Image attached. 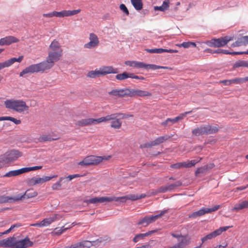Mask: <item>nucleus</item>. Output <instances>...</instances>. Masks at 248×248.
Wrapping results in <instances>:
<instances>
[{"instance_id":"nucleus-1","label":"nucleus","mask_w":248,"mask_h":248,"mask_svg":"<svg viewBox=\"0 0 248 248\" xmlns=\"http://www.w3.org/2000/svg\"><path fill=\"white\" fill-rule=\"evenodd\" d=\"M62 55V49L59 42L56 40H53L49 46L48 56L45 61V64L48 70L54 65V63L60 60Z\"/></svg>"},{"instance_id":"nucleus-2","label":"nucleus","mask_w":248,"mask_h":248,"mask_svg":"<svg viewBox=\"0 0 248 248\" xmlns=\"http://www.w3.org/2000/svg\"><path fill=\"white\" fill-rule=\"evenodd\" d=\"M4 105L8 109L12 110L19 113H28L30 107L26 102L21 99H6Z\"/></svg>"},{"instance_id":"nucleus-3","label":"nucleus","mask_w":248,"mask_h":248,"mask_svg":"<svg viewBox=\"0 0 248 248\" xmlns=\"http://www.w3.org/2000/svg\"><path fill=\"white\" fill-rule=\"evenodd\" d=\"M32 244L33 243L28 238L18 241L14 237H8L0 242V247L10 248H26Z\"/></svg>"},{"instance_id":"nucleus-4","label":"nucleus","mask_w":248,"mask_h":248,"mask_svg":"<svg viewBox=\"0 0 248 248\" xmlns=\"http://www.w3.org/2000/svg\"><path fill=\"white\" fill-rule=\"evenodd\" d=\"M133 116V115L122 113H113L101 117V123L111 121L110 127L113 129H118L121 128L122 124L120 119H126Z\"/></svg>"},{"instance_id":"nucleus-5","label":"nucleus","mask_w":248,"mask_h":248,"mask_svg":"<svg viewBox=\"0 0 248 248\" xmlns=\"http://www.w3.org/2000/svg\"><path fill=\"white\" fill-rule=\"evenodd\" d=\"M110 156H96L89 155L85 157L83 160L78 163V165L81 166H88L90 165H96L103 160H108L110 158Z\"/></svg>"},{"instance_id":"nucleus-6","label":"nucleus","mask_w":248,"mask_h":248,"mask_svg":"<svg viewBox=\"0 0 248 248\" xmlns=\"http://www.w3.org/2000/svg\"><path fill=\"white\" fill-rule=\"evenodd\" d=\"M218 131V128L217 127L206 124L194 129L192 131V134L193 136L198 137L203 135L215 134Z\"/></svg>"},{"instance_id":"nucleus-7","label":"nucleus","mask_w":248,"mask_h":248,"mask_svg":"<svg viewBox=\"0 0 248 248\" xmlns=\"http://www.w3.org/2000/svg\"><path fill=\"white\" fill-rule=\"evenodd\" d=\"M48 69L44 62L37 64H32L25 68L19 74L20 77H22L27 74H32L38 72H44Z\"/></svg>"},{"instance_id":"nucleus-8","label":"nucleus","mask_w":248,"mask_h":248,"mask_svg":"<svg viewBox=\"0 0 248 248\" xmlns=\"http://www.w3.org/2000/svg\"><path fill=\"white\" fill-rule=\"evenodd\" d=\"M42 166L23 168L19 170L10 171L7 172L6 174H5L3 175V177H10L12 176H16L25 172L41 169H42Z\"/></svg>"},{"instance_id":"nucleus-9","label":"nucleus","mask_w":248,"mask_h":248,"mask_svg":"<svg viewBox=\"0 0 248 248\" xmlns=\"http://www.w3.org/2000/svg\"><path fill=\"white\" fill-rule=\"evenodd\" d=\"M57 177V175H53L52 176H44L42 178L33 177L27 179L26 180V183L28 186H32L37 184L44 183L50 180L53 178H56Z\"/></svg>"},{"instance_id":"nucleus-10","label":"nucleus","mask_w":248,"mask_h":248,"mask_svg":"<svg viewBox=\"0 0 248 248\" xmlns=\"http://www.w3.org/2000/svg\"><path fill=\"white\" fill-rule=\"evenodd\" d=\"M220 207L221 206L220 205H217L211 208H202L201 209L193 212L191 214L189 215L188 217L191 218H196L198 217L203 216L206 214L211 213L213 212L217 211L220 208Z\"/></svg>"},{"instance_id":"nucleus-11","label":"nucleus","mask_w":248,"mask_h":248,"mask_svg":"<svg viewBox=\"0 0 248 248\" xmlns=\"http://www.w3.org/2000/svg\"><path fill=\"white\" fill-rule=\"evenodd\" d=\"M232 39L231 37L226 36L218 39H213L208 42L207 44L210 46L219 47L225 46L229 41Z\"/></svg>"},{"instance_id":"nucleus-12","label":"nucleus","mask_w":248,"mask_h":248,"mask_svg":"<svg viewBox=\"0 0 248 248\" xmlns=\"http://www.w3.org/2000/svg\"><path fill=\"white\" fill-rule=\"evenodd\" d=\"M166 212V210H164L161 211L160 214L155 216H152L151 217L146 216L140 219L138 222V224L139 225H143V226L146 227L149 224L155 222L156 219L161 217Z\"/></svg>"},{"instance_id":"nucleus-13","label":"nucleus","mask_w":248,"mask_h":248,"mask_svg":"<svg viewBox=\"0 0 248 248\" xmlns=\"http://www.w3.org/2000/svg\"><path fill=\"white\" fill-rule=\"evenodd\" d=\"M151 95L152 93L146 91L127 88V97H144Z\"/></svg>"},{"instance_id":"nucleus-14","label":"nucleus","mask_w":248,"mask_h":248,"mask_svg":"<svg viewBox=\"0 0 248 248\" xmlns=\"http://www.w3.org/2000/svg\"><path fill=\"white\" fill-rule=\"evenodd\" d=\"M101 123V117L97 119L87 118L78 121L76 125L80 126H87L92 125H96Z\"/></svg>"},{"instance_id":"nucleus-15","label":"nucleus","mask_w":248,"mask_h":248,"mask_svg":"<svg viewBox=\"0 0 248 248\" xmlns=\"http://www.w3.org/2000/svg\"><path fill=\"white\" fill-rule=\"evenodd\" d=\"M230 226H225L220 227L219 229H217L214 232H211L210 233L206 235L205 236L202 237L201 239L202 243L205 242L208 240L211 239L213 238L216 237V236L220 235L223 232L227 231L229 228H230Z\"/></svg>"},{"instance_id":"nucleus-16","label":"nucleus","mask_w":248,"mask_h":248,"mask_svg":"<svg viewBox=\"0 0 248 248\" xmlns=\"http://www.w3.org/2000/svg\"><path fill=\"white\" fill-rule=\"evenodd\" d=\"M117 201L118 198L115 197H94L86 201V202L87 204L93 203L95 204L97 203H102L105 202H111L112 201Z\"/></svg>"},{"instance_id":"nucleus-17","label":"nucleus","mask_w":248,"mask_h":248,"mask_svg":"<svg viewBox=\"0 0 248 248\" xmlns=\"http://www.w3.org/2000/svg\"><path fill=\"white\" fill-rule=\"evenodd\" d=\"M89 42L85 44L84 47L86 48L91 49L96 47L99 43V41L97 36L93 33H91L89 35Z\"/></svg>"},{"instance_id":"nucleus-18","label":"nucleus","mask_w":248,"mask_h":248,"mask_svg":"<svg viewBox=\"0 0 248 248\" xmlns=\"http://www.w3.org/2000/svg\"><path fill=\"white\" fill-rule=\"evenodd\" d=\"M109 96L116 98L127 97V88L115 89L108 92Z\"/></svg>"},{"instance_id":"nucleus-19","label":"nucleus","mask_w":248,"mask_h":248,"mask_svg":"<svg viewBox=\"0 0 248 248\" xmlns=\"http://www.w3.org/2000/svg\"><path fill=\"white\" fill-rule=\"evenodd\" d=\"M81 12L80 9L74 10H63L60 12L54 11L55 16L59 17H63L65 16H70L77 15Z\"/></svg>"},{"instance_id":"nucleus-20","label":"nucleus","mask_w":248,"mask_h":248,"mask_svg":"<svg viewBox=\"0 0 248 248\" xmlns=\"http://www.w3.org/2000/svg\"><path fill=\"white\" fill-rule=\"evenodd\" d=\"M138 68H144L146 69H152L154 70L159 69H168V67L158 66L155 64H146L142 62H138L137 67Z\"/></svg>"},{"instance_id":"nucleus-21","label":"nucleus","mask_w":248,"mask_h":248,"mask_svg":"<svg viewBox=\"0 0 248 248\" xmlns=\"http://www.w3.org/2000/svg\"><path fill=\"white\" fill-rule=\"evenodd\" d=\"M6 159L8 161H14L22 155V153L18 150H12L5 154Z\"/></svg>"},{"instance_id":"nucleus-22","label":"nucleus","mask_w":248,"mask_h":248,"mask_svg":"<svg viewBox=\"0 0 248 248\" xmlns=\"http://www.w3.org/2000/svg\"><path fill=\"white\" fill-rule=\"evenodd\" d=\"M195 162L194 161L187 160L186 162H178L170 165V167L173 169H179L182 168H190L194 166Z\"/></svg>"},{"instance_id":"nucleus-23","label":"nucleus","mask_w":248,"mask_h":248,"mask_svg":"<svg viewBox=\"0 0 248 248\" xmlns=\"http://www.w3.org/2000/svg\"><path fill=\"white\" fill-rule=\"evenodd\" d=\"M182 183L180 181H177L174 184L170 185L169 186L160 187L158 188L157 192L159 193H164L167 191H170L172 190L174 187H178L182 186Z\"/></svg>"},{"instance_id":"nucleus-24","label":"nucleus","mask_w":248,"mask_h":248,"mask_svg":"<svg viewBox=\"0 0 248 248\" xmlns=\"http://www.w3.org/2000/svg\"><path fill=\"white\" fill-rule=\"evenodd\" d=\"M102 76L109 74H116L118 73L117 68H114L112 66H102L99 68Z\"/></svg>"},{"instance_id":"nucleus-25","label":"nucleus","mask_w":248,"mask_h":248,"mask_svg":"<svg viewBox=\"0 0 248 248\" xmlns=\"http://www.w3.org/2000/svg\"><path fill=\"white\" fill-rule=\"evenodd\" d=\"M19 41V40L13 36H8L5 37L0 39L2 46L10 45V44L16 43Z\"/></svg>"},{"instance_id":"nucleus-26","label":"nucleus","mask_w":248,"mask_h":248,"mask_svg":"<svg viewBox=\"0 0 248 248\" xmlns=\"http://www.w3.org/2000/svg\"><path fill=\"white\" fill-rule=\"evenodd\" d=\"M220 82L226 86L232 84H240L243 83L242 78H236L231 79L221 80Z\"/></svg>"},{"instance_id":"nucleus-27","label":"nucleus","mask_w":248,"mask_h":248,"mask_svg":"<svg viewBox=\"0 0 248 248\" xmlns=\"http://www.w3.org/2000/svg\"><path fill=\"white\" fill-rule=\"evenodd\" d=\"M156 232V230H153V231H149L144 233L137 234L133 238V241L134 243H136L139 242L140 240H143L145 237L151 235L153 233H154Z\"/></svg>"},{"instance_id":"nucleus-28","label":"nucleus","mask_w":248,"mask_h":248,"mask_svg":"<svg viewBox=\"0 0 248 248\" xmlns=\"http://www.w3.org/2000/svg\"><path fill=\"white\" fill-rule=\"evenodd\" d=\"M58 218V215L54 214L50 216L49 217L46 218L41 221V225L42 227L47 226L49 225L51 223L55 221Z\"/></svg>"},{"instance_id":"nucleus-29","label":"nucleus","mask_w":248,"mask_h":248,"mask_svg":"<svg viewBox=\"0 0 248 248\" xmlns=\"http://www.w3.org/2000/svg\"><path fill=\"white\" fill-rule=\"evenodd\" d=\"M191 112L192 111H186L184 113L180 114L178 116L174 118H169V121L170 122L169 126H171L173 124L178 122L179 121L183 120L187 114H190L191 113Z\"/></svg>"},{"instance_id":"nucleus-30","label":"nucleus","mask_w":248,"mask_h":248,"mask_svg":"<svg viewBox=\"0 0 248 248\" xmlns=\"http://www.w3.org/2000/svg\"><path fill=\"white\" fill-rule=\"evenodd\" d=\"M182 239L179 240L180 242L175 244L176 246H178L179 248H183L186 246L188 245L190 242V239L188 238L187 235H182Z\"/></svg>"},{"instance_id":"nucleus-31","label":"nucleus","mask_w":248,"mask_h":248,"mask_svg":"<svg viewBox=\"0 0 248 248\" xmlns=\"http://www.w3.org/2000/svg\"><path fill=\"white\" fill-rule=\"evenodd\" d=\"M248 208V200L244 201L235 204L232 209L233 211H238L240 210Z\"/></svg>"},{"instance_id":"nucleus-32","label":"nucleus","mask_w":248,"mask_h":248,"mask_svg":"<svg viewBox=\"0 0 248 248\" xmlns=\"http://www.w3.org/2000/svg\"><path fill=\"white\" fill-rule=\"evenodd\" d=\"M23 194L25 200L34 198L37 196L38 195L37 192L33 189H29L27 190Z\"/></svg>"},{"instance_id":"nucleus-33","label":"nucleus","mask_w":248,"mask_h":248,"mask_svg":"<svg viewBox=\"0 0 248 248\" xmlns=\"http://www.w3.org/2000/svg\"><path fill=\"white\" fill-rule=\"evenodd\" d=\"M170 0H165L162 5L160 6H155L154 10L155 11H160L165 12L168 9L170 6Z\"/></svg>"},{"instance_id":"nucleus-34","label":"nucleus","mask_w":248,"mask_h":248,"mask_svg":"<svg viewBox=\"0 0 248 248\" xmlns=\"http://www.w3.org/2000/svg\"><path fill=\"white\" fill-rule=\"evenodd\" d=\"M172 137V135L171 136H168L167 135H165L162 136L158 137L156 139H155L154 141V145L155 146H157L159 145L160 144L164 142V141L168 140L169 139H170Z\"/></svg>"},{"instance_id":"nucleus-35","label":"nucleus","mask_w":248,"mask_h":248,"mask_svg":"<svg viewBox=\"0 0 248 248\" xmlns=\"http://www.w3.org/2000/svg\"><path fill=\"white\" fill-rule=\"evenodd\" d=\"M214 53H223V54H232V55H240V54H248V51H247V52H229L227 50H224V49H217L216 50H214Z\"/></svg>"},{"instance_id":"nucleus-36","label":"nucleus","mask_w":248,"mask_h":248,"mask_svg":"<svg viewBox=\"0 0 248 248\" xmlns=\"http://www.w3.org/2000/svg\"><path fill=\"white\" fill-rule=\"evenodd\" d=\"M101 76H102V74L99 68L98 69H96L95 70L89 71L87 75V77L92 78H95L99 77Z\"/></svg>"},{"instance_id":"nucleus-37","label":"nucleus","mask_w":248,"mask_h":248,"mask_svg":"<svg viewBox=\"0 0 248 248\" xmlns=\"http://www.w3.org/2000/svg\"><path fill=\"white\" fill-rule=\"evenodd\" d=\"M240 67H248V61L238 60L236 61L233 65L234 68H237Z\"/></svg>"},{"instance_id":"nucleus-38","label":"nucleus","mask_w":248,"mask_h":248,"mask_svg":"<svg viewBox=\"0 0 248 248\" xmlns=\"http://www.w3.org/2000/svg\"><path fill=\"white\" fill-rule=\"evenodd\" d=\"M131 2L136 10H140L142 8V0H131Z\"/></svg>"},{"instance_id":"nucleus-39","label":"nucleus","mask_w":248,"mask_h":248,"mask_svg":"<svg viewBox=\"0 0 248 248\" xmlns=\"http://www.w3.org/2000/svg\"><path fill=\"white\" fill-rule=\"evenodd\" d=\"M78 248H89L92 246V243L89 241H83L77 243Z\"/></svg>"},{"instance_id":"nucleus-40","label":"nucleus","mask_w":248,"mask_h":248,"mask_svg":"<svg viewBox=\"0 0 248 248\" xmlns=\"http://www.w3.org/2000/svg\"><path fill=\"white\" fill-rule=\"evenodd\" d=\"M75 225H76V224H75L74 223H73L71 224V227H66V228H64V227H62L61 228H55L54 230V233H55V234H56L57 235H60L61 234H62L63 232H65L66 230H67L68 229L71 228L72 227L75 226Z\"/></svg>"},{"instance_id":"nucleus-41","label":"nucleus","mask_w":248,"mask_h":248,"mask_svg":"<svg viewBox=\"0 0 248 248\" xmlns=\"http://www.w3.org/2000/svg\"><path fill=\"white\" fill-rule=\"evenodd\" d=\"M56 139H52L51 138L50 135H42L40 136L38 139V140L40 142H43L45 141H51L53 140H55Z\"/></svg>"},{"instance_id":"nucleus-42","label":"nucleus","mask_w":248,"mask_h":248,"mask_svg":"<svg viewBox=\"0 0 248 248\" xmlns=\"http://www.w3.org/2000/svg\"><path fill=\"white\" fill-rule=\"evenodd\" d=\"M2 121H10L13 122L16 124H19L21 123V121L19 119H17L11 116H2Z\"/></svg>"},{"instance_id":"nucleus-43","label":"nucleus","mask_w":248,"mask_h":248,"mask_svg":"<svg viewBox=\"0 0 248 248\" xmlns=\"http://www.w3.org/2000/svg\"><path fill=\"white\" fill-rule=\"evenodd\" d=\"M11 198L12 199V202H15L25 200L23 193L17 194L14 196L11 197Z\"/></svg>"},{"instance_id":"nucleus-44","label":"nucleus","mask_w":248,"mask_h":248,"mask_svg":"<svg viewBox=\"0 0 248 248\" xmlns=\"http://www.w3.org/2000/svg\"><path fill=\"white\" fill-rule=\"evenodd\" d=\"M23 59V56H20L17 58H12L10 59L7 60V62L8 63L9 66H10L11 65H12L13 63H14L16 62H20L22 61Z\"/></svg>"},{"instance_id":"nucleus-45","label":"nucleus","mask_w":248,"mask_h":248,"mask_svg":"<svg viewBox=\"0 0 248 248\" xmlns=\"http://www.w3.org/2000/svg\"><path fill=\"white\" fill-rule=\"evenodd\" d=\"M20 226H21V225L20 223H17L16 224H14V225H12L9 229L5 231V232H0V236H2V235H4V234H7V233L10 232L11 231H12L15 228H18Z\"/></svg>"},{"instance_id":"nucleus-46","label":"nucleus","mask_w":248,"mask_h":248,"mask_svg":"<svg viewBox=\"0 0 248 248\" xmlns=\"http://www.w3.org/2000/svg\"><path fill=\"white\" fill-rule=\"evenodd\" d=\"M64 179L63 177H61L59 179L58 181L56 183L54 184L52 186V189L54 190H58L61 189V182L62 180Z\"/></svg>"},{"instance_id":"nucleus-47","label":"nucleus","mask_w":248,"mask_h":248,"mask_svg":"<svg viewBox=\"0 0 248 248\" xmlns=\"http://www.w3.org/2000/svg\"><path fill=\"white\" fill-rule=\"evenodd\" d=\"M155 143L154 140L145 143H143L142 144H141L140 145V148H150L152 147L153 146H155V145H154Z\"/></svg>"},{"instance_id":"nucleus-48","label":"nucleus","mask_w":248,"mask_h":248,"mask_svg":"<svg viewBox=\"0 0 248 248\" xmlns=\"http://www.w3.org/2000/svg\"><path fill=\"white\" fill-rule=\"evenodd\" d=\"M207 171V167H205V166L203 167H201L200 168H198L195 171V175L196 176H198V174L200 173H204Z\"/></svg>"},{"instance_id":"nucleus-49","label":"nucleus","mask_w":248,"mask_h":248,"mask_svg":"<svg viewBox=\"0 0 248 248\" xmlns=\"http://www.w3.org/2000/svg\"><path fill=\"white\" fill-rule=\"evenodd\" d=\"M128 78L127 73L124 72L116 76V78L119 80H123Z\"/></svg>"},{"instance_id":"nucleus-50","label":"nucleus","mask_w":248,"mask_h":248,"mask_svg":"<svg viewBox=\"0 0 248 248\" xmlns=\"http://www.w3.org/2000/svg\"><path fill=\"white\" fill-rule=\"evenodd\" d=\"M0 202H12V199L10 196H2L0 197Z\"/></svg>"},{"instance_id":"nucleus-51","label":"nucleus","mask_w":248,"mask_h":248,"mask_svg":"<svg viewBox=\"0 0 248 248\" xmlns=\"http://www.w3.org/2000/svg\"><path fill=\"white\" fill-rule=\"evenodd\" d=\"M147 52L151 53H162L164 52L163 48L147 49Z\"/></svg>"},{"instance_id":"nucleus-52","label":"nucleus","mask_w":248,"mask_h":248,"mask_svg":"<svg viewBox=\"0 0 248 248\" xmlns=\"http://www.w3.org/2000/svg\"><path fill=\"white\" fill-rule=\"evenodd\" d=\"M120 9L123 11L126 15L128 16L129 14V11L124 4H121L120 5Z\"/></svg>"},{"instance_id":"nucleus-53","label":"nucleus","mask_w":248,"mask_h":248,"mask_svg":"<svg viewBox=\"0 0 248 248\" xmlns=\"http://www.w3.org/2000/svg\"><path fill=\"white\" fill-rule=\"evenodd\" d=\"M8 67H9V65L8 64L7 61H6L4 62H0V71L4 68Z\"/></svg>"},{"instance_id":"nucleus-54","label":"nucleus","mask_w":248,"mask_h":248,"mask_svg":"<svg viewBox=\"0 0 248 248\" xmlns=\"http://www.w3.org/2000/svg\"><path fill=\"white\" fill-rule=\"evenodd\" d=\"M237 42L238 44V45L239 46H245V39H244V37L243 36L240 38H239L237 40Z\"/></svg>"},{"instance_id":"nucleus-55","label":"nucleus","mask_w":248,"mask_h":248,"mask_svg":"<svg viewBox=\"0 0 248 248\" xmlns=\"http://www.w3.org/2000/svg\"><path fill=\"white\" fill-rule=\"evenodd\" d=\"M177 46L180 47L183 46L185 48H188V47H190V42H183V43H182L180 45H177Z\"/></svg>"},{"instance_id":"nucleus-56","label":"nucleus","mask_w":248,"mask_h":248,"mask_svg":"<svg viewBox=\"0 0 248 248\" xmlns=\"http://www.w3.org/2000/svg\"><path fill=\"white\" fill-rule=\"evenodd\" d=\"M43 16L44 17H51L53 16H55L54 11L49 13H47V14H44L43 15Z\"/></svg>"},{"instance_id":"nucleus-57","label":"nucleus","mask_w":248,"mask_h":248,"mask_svg":"<svg viewBox=\"0 0 248 248\" xmlns=\"http://www.w3.org/2000/svg\"><path fill=\"white\" fill-rule=\"evenodd\" d=\"M170 124L169 118H167L165 121L161 123V125L164 126H169Z\"/></svg>"},{"instance_id":"nucleus-58","label":"nucleus","mask_w":248,"mask_h":248,"mask_svg":"<svg viewBox=\"0 0 248 248\" xmlns=\"http://www.w3.org/2000/svg\"><path fill=\"white\" fill-rule=\"evenodd\" d=\"M128 199L134 201L139 199L140 197L135 195H129Z\"/></svg>"},{"instance_id":"nucleus-59","label":"nucleus","mask_w":248,"mask_h":248,"mask_svg":"<svg viewBox=\"0 0 248 248\" xmlns=\"http://www.w3.org/2000/svg\"><path fill=\"white\" fill-rule=\"evenodd\" d=\"M164 52H168V53H177L178 52V50H174V49H164Z\"/></svg>"},{"instance_id":"nucleus-60","label":"nucleus","mask_w":248,"mask_h":248,"mask_svg":"<svg viewBox=\"0 0 248 248\" xmlns=\"http://www.w3.org/2000/svg\"><path fill=\"white\" fill-rule=\"evenodd\" d=\"M205 167H207V170H209L215 167V165L213 163H211L207 165H205Z\"/></svg>"},{"instance_id":"nucleus-61","label":"nucleus","mask_w":248,"mask_h":248,"mask_svg":"<svg viewBox=\"0 0 248 248\" xmlns=\"http://www.w3.org/2000/svg\"><path fill=\"white\" fill-rule=\"evenodd\" d=\"M134 61H127L125 62V64L126 65L133 67Z\"/></svg>"},{"instance_id":"nucleus-62","label":"nucleus","mask_w":248,"mask_h":248,"mask_svg":"<svg viewBox=\"0 0 248 248\" xmlns=\"http://www.w3.org/2000/svg\"><path fill=\"white\" fill-rule=\"evenodd\" d=\"M150 248V246L149 244L147 243L144 245H142L140 247H137L136 248Z\"/></svg>"},{"instance_id":"nucleus-63","label":"nucleus","mask_w":248,"mask_h":248,"mask_svg":"<svg viewBox=\"0 0 248 248\" xmlns=\"http://www.w3.org/2000/svg\"><path fill=\"white\" fill-rule=\"evenodd\" d=\"M5 162L4 160L0 159V169L5 167Z\"/></svg>"},{"instance_id":"nucleus-64","label":"nucleus","mask_w":248,"mask_h":248,"mask_svg":"<svg viewBox=\"0 0 248 248\" xmlns=\"http://www.w3.org/2000/svg\"><path fill=\"white\" fill-rule=\"evenodd\" d=\"M64 248H78V246L76 244L74 245H71L70 246H68L67 247H64Z\"/></svg>"}]
</instances>
